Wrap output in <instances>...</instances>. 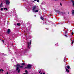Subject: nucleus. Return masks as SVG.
<instances>
[{
	"mask_svg": "<svg viewBox=\"0 0 74 74\" xmlns=\"http://www.w3.org/2000/svg\"><path fill=\"white\" fill-rule=\"evenodd\" d=\"M14 66L16 67V71H18L17 72L18 73H20L21 71V69H19V67L21 68H23V66H21V65L19 64H17V65H14Z\"/></svg>",
	"mask_w": 74,
	"mask_h": 74,
	"instance_id": "obj_1",
	"label": "nucleus"
},
{
	"mask_svg": "<svg viewBox=\"0 0 74 74\" xmlns=\"http://www.w3.org/2000/svg\"><path fill=\"white\" fill-rule=\"evenodd\" d=\"M32 68V65L30 64H28L27 65V67H25V69H31Z\"/></svg>",
	"mask_w": 74,
	"mask_h": 74,
	"instance_id": "obj_2",
	"label": "nucleus"
},
{
	"mask_svg": "<svg viewBox=\"0 0 74 74\" xmlns=\"http://www.w3.org/2000/svg\"><path fill=\"white\" fill-rule=\"evenodd\" d=\"M37 6H34L33 7V12L35 11V10H37Z\"/></svg>",
	"mask_w": 74,
	"mask_h": 74,
	"instance_id": "obj_3",
	"label": "nucleus"
},
{
	"mask_svg": "<svg viewBox=\"0 0 74 74\" xmlns=\"http://www.w3.org/2000/svg\"><path fill=\"white\" fill-rule=\"evenodd\" d=\"M6 4L7 5H9L10 4V1L9 0H5Z\"/></svg>",
	"mask_w": 74,
	"mask_h": 74,
	"instance_id": "obj_4",
	"label": "nucleus"
},
{
	"mask_svg": "<svg viewBox=\"0 0 74 74\" xmlns=\"http://www.w3.org/2000/svg\"><path fill=\"white\" fill-rule=\"evenodd\" d=\"M27 44H28L27 47L29 48V47H30V44H31V41H30L29 44V42H27Z\"/></svg>",
	"mask_w": 74,
	"mask_h": 74,
	"instance_id": "obj_5",
	"label": "nucleus"
},
{
	"mask_svg": "<svg viewBox=\"0 0 74 74\" xmlns=\"http://www.w3.org/2000/svg\"><path fill=\"white\" fill-rule=\"evenodd\" d=\"M55 11H56V12H57L58 14H60V11L58 10H55Z\"/></svg>",
	"mask_w": 74,
	"mask_h": 74,
	"instance_id": "obj_6",
	"label": "nucleus"
},
{
	"mask_svg": "<svg viewBox=\"0 0 74 74\" xmlns=\"http://www.w3.org/2000/svg\"><path fill=\"white\" fill-rule=\"evenodd\" d=\"M65 69L67 73H69V72H70V71H69L68 69H67L66 68Z\"/></svg>",
	"mask_w": 74,
	"mask_h": 74,
	"instance_id": "obj_7",
	"label": "nucleus"
},
{
	"mask_svg": "<svg viewBox=\"0 0 74 74\" xmlns=\"http://www.w3.org/2000/svg\"><path fill=\"white\" fill-rule=\"evenodd\" d=\"M10 32H11V30H10V29H8L7 31V33H10Z\"/></svg>",
	"mask_w": 74,
	"mask_h": 74,
	"instance_id": "obj_8",
	"label": "nucleus"
},
{
	"mask_svg": "<svg viewBox=\"0 0 74 74\" xmlns=\"http://www.w3.org/2000/svg\"><path fill=\"white\" fill-rule=\"evenodd\" d=\"M71 2L72 3H73V6H74V1L73 0H71Z\"/></svg>",
	"mask_w": 74,
	"mask_h": 74,
	"instance_id": "obj_9",
	"label": "nucleus"
},
{
	"mask_svg": "<svg viewBox=\"0 0 74 74\" xmlns=\"http://www.w3.org/2000/svg\"><path fill=\"white\" fill-rule=\"evenodd\" d=\"M17 26H21V24L19 23H18L17 24Z\"/></svg>",
	"mask_w": 74,
	"mask_h": 74,
	"instance_id": "obj_10",
	"label": "nucleus"
},
{
	"mask_svg": "<svg viewBox=\"0 0 74 74\" xmlns=\"http://www.w3.org/2000/svg\"><path fill=\"white\" fill-rule=\"evenodd\" d=\"M72 15H74V10L72 11Z\"/></svg>",
	"mask_w": 74,
	"mask_h": 74,
	"instance_id": "obj_11",
	"label": "nucleus"
},
{
	"mask_svg": "<svg viewBox=\"0 0 74 74\" xmlns=\"http://www.w3.org/2000/svg\"><path fill=\"white\" fill-rule=\"evenodd\" d=\"M3 5V3H1V4H0V7H2V6Z\"/></svg>",
	"mask_w": 74,
	"mask_h": 74,
	"instance_id": "obj_12",
	"label": "nucleus"
},
{
	"mask_svg": "<svg viewBox=\"0 0 74 74\" xmlns=\"http://www.w3.org/2000/svg\"><path fill=\"white\" fill-rule=\"evenodd\" d=\"M21 64L22 65V66H24L25 65V63H21Z\"/></svg>",
	"mask_w": 74,
	"mask_h": 74,
	"instance_id": "obj_13",
	"label": "nucleus"
},
{
	"mask_svg": "<svg viewBox=\"0 0 74 74\" xmlns=\"http://www.w3.org/2000/svg\"><path fill=\"white\" fill-rule=\"evenodd\" d=\"M41 19H42V20H44V17L42 16H41L40 17Z\"/></svg>",
	"mask_w": 74,
	"mask_h": 74,
	"instance_id": "obj_14",
	"label": "nucleus"
},
{
	"mask_svg": "<svg viewBox=\"0 0 74 74\" xmlns=\"http://www.w3.org/2000/svg\"><path fill=\"white\" fill-rule=\"evenodd\" d=\"M2 71V72H4V70L3 69H0V71Z\"/></svg>",
	"mask_w": 74,
	"mask_h": 74,
	"instance_id": "obj_15",
	"label": "nucleus"
},
{
	"mask_svg": "<svg viewBox=\"0 0 74 74\" xmlns=\"http://www.w3.org/2000/svg\"><path fill=\"white\" fill-rule=\"evenodd\" d=\"M38 12V10H36L35 11V12Z\"/></svg>",
	"mask_w": 74,
	"mask_h": 74,
	"instance_id": "obj_16",
	"label": "nucleus"
},
{
	"mask_svg": "<svg viewBox=\"0 0 74 74\" xmlns=\"http://www.w3.org/2000/svg\"><path fill=\"white\" fill-rule=\"evenodd\" d=\"M67 68H68V69H70V67L69 66H67Z\"/></svg>",
	"mask_w": 74,
	"mask_h": 74,
	"instance_id": "obj_17",
	"label": "nucleus"
},
{
	"mask_svg": "<svg viewBox=\"0 0 74 74\" xmlns=\"http://www.w3.org/2000/svg\"><path fill=\"white\" fill-rule=\"evenodd\" d=\"M25 73H28V71H27V70H25Z\"/></svg>",
	"mask_w": 74,
	"mask_h": 74,
	"instance_id": "obj_18",
	"label": "nucleus"
},
{
	"mask_svg": "<svg viewBox=\"0 0 74 74\" xmlns=\"http://www.w3.org/2000/svg\"><path fill=\"white\" fill-rule=\"evenodd\" d=\"M1 11H3V8H1Z\"/></svg>",
	"mask_w": 74,
	"mask_h": 74,
	"instance_id": "obj_19",
	"label": "nucleus"
},
{
	"mask_svg": "<svg viewBox=\"0 0 74 74\" xmlns=\"http://www.w3.org/2000/svg\"><path fill=\"white\" fill-rule=\"evenodd\" d=\"M4 10H7V8H4Z\"/></svg>",
	"mask_w": 74,
	"mask_h": 74,
	"instance_id": "obj_20",
	"label": "nucleus"
},
{
	"mask_svg": "<svg viewBox=\"0 0 74 74\" xmlns=\"http://www.w3.org/2000/svg\"><path fill=\"white\" fill-rule=\"evenodd\" d=\"M71 34H72V35H74V32H72Z\"/></svg>",
	"mask_w": 74,
	"mask_h": 74,
	"instance_id": "obj_21",
	"label": "nucleus"
},
{
	"mask_svg": "<svg viewBox=\"0 0 74 74\" xmlns=\"http://www.w3.org/2000/svg\"><path fill=\"white\" fill-rule=\"evenodd\" d=\"M72 44H74V40H72Z\"/></svg>",
	"mask_w": 74,
	"mask_h": 74,
	"instance_id": "obj_22",
	"label": "nucleus"
},
{
	"mask_svg": "<svg viewBox=\"0 0 74 74\" xmlns=\"http://www.w3.org/2000/svg\"><path fill=\"white\" fill-rule=\"evenodd\" d=\"M2 42H3V43H4V40H3Z\"/></svg>",
	"mask_w": 74,
	"mask_h": 74,
	"instance_id": "obj_23",
	"label": "nucleus"
},
{
	"mask_svg": "<svg viewBox=\"0 0 74 74\" xmlns=\"http://www.w3.org/2000/svg\"><path fill=\"white\" fill-rule=\"evenodd\" d=\"M37 2H39V1H40L39 0H37Z\"/></svg>",
	"mask_w": 74,
	"mask_h": 74,
	"instance_id": "obj_24",
	"label": "nucleus"
},
{
	"mask_svg": "<svg viewBox=\"0 0 74 74\" xmlns=\"http://www.w3.org/2000/svg\"><path fill=\"white\" fill-rule=\"evenodd\" d=\"M65 37H67V35H65Z\"/></svg>",
	"mask_w": 74,
	"mask_h": 74,
	"instance_id": "obj_25",
	"label": "nucleus"
},
{
	"mask_svg": "<svg viewBox=\"0 0 74 74\" xmlns=\"http://www.w3.org/2000/svg\"><path fill=\"white\" fill-rule=\"evenodd\" d=\"M41 71H40L39 72V73H41Z\"/></svg>",
	"mask_w": 74,
	"mask_h": 74,
	"instance_id": "obj_26",
	"label": "nucleus"
},
{
	"mask_svg": "<svg viewBox=\"0 0 74 74\" xmlns=\"http://www.w3.org/2000/svg\"><path fill=\"white\" fill-rule=\"evenodd\" d=\"M60 5H61V6H62V3H60Z\"/></svg>",
	"mask_w": 74,
	"mask_h": 74,
	"instance_id": "obj_27",
	"label": "nucleus"
},
{
	"mask_svg": "<svg viewBox=\"0 0 74 74\" xmlns=\"http://www.w3.org/2000/svg\"><path fill=\"white\" fill-rule=\"evenodd\" d=\"M67 34V31H66L65 32V34Z\"/></svg>",
	"mask_w": 74,
	"mask_h": 74,
	"instance_id": "obj_28",
	"label": "nucleus"
},
{
	"mask_svg": "<svg viewBox=\"0 0 74 74\" xmlns=\"http://www.w3.org/2000/svg\"><path fill=\"white\" fill-rule=\"evenodd\" d=\"M8 74V72H7V74Z\"/></svg>",
	"mask_w": 74,
	"mask_h": 74,
	"instance_id": "obj_29",
	"label": "nucleus"
},
{
	"mask_svg": "<svg viewBox=\"0 0 74 74\" xmlns=\"http://www.w3.org/2000/svg\"><path fill=\"white\" fill-rule=\"evenodd\" d=\"M68 14H69L70 13V12H68Z\"/></svg>",
	"mask_w": 74,
	"mask_h": 74,
	"instance_id": "obj_30",
	"label": "nucleus"
},
{
	"mask_svg": "<svg viewBox=\"0 0 74 74\" xmlns=\"http://www.w3.org/2000/svg\"><path fill=\"white\" fill-rule=\"evenodd\" d=\"M34 1H37V0H34Z\"/></svg>",
	"mask_w": 74,
	"mask_h": 74,
	"instance_id": "obj_31",
	"label": "nucleus"
},
{
	"mask_svg": "<svg viewBox=\"0 0 74 74\" xmlns=\"http://www.w3.org/2000/svg\"><path fill=\"white\" fill-rule=\"evenodd\" d=\"M46 29H47V30H49V29L48 28H46Z\"/></svg>",
	"mask_w": 74,
	"mask_h": 74,
	"instance_id": "obj_32",
	"label": "nucleus"
},
{
	"mask_svg": "<svg viewBox=\"0 0 74 74\" xmlns=\"http://www.w3.org/2000/svg\"><path fill=\"white\" fill-rule=\"evenodd\" d=\"M40 74H42V72Z\"/></svg>",
	"mask_w": 74,
	"mask_h": 74,
	"instance_id": "obj_33",
	"label": "nucleus"
},
{
	"mask_svg": "<svg viewBox=\"0 0 74 74\" xmlns=\"http://www.w3.org/2000/svg\"><path fill=\"white\" fill-rule=\"evenodd\" d=\"M25 74H28V73H26Z\"/></svg>",
	"mask_w": 74,
	"mask_h": 74,
	"instance_id": "obj_34",
	"label": "nucleus"
},
{
	"mask_svg": "<svg viewBox=\"0 0 74 74\" xmlns=\"http://www.w3.org/2000/svg\"><path fill=\"white\" fill-rule=\"evenodd\" d=\"M43 74H45V73H43Z\"/></svg>",
	"mask_w": 74,
	"mask_h": 74,
	"instance_id": "obj_35",
	"label": "nucleus"
},
{
	"mask_svg": "<svg viewBox=\"0 0 74 74\" xmlns=\"http://www.w3.org/2000/svg\"><path fill=\"white\" fill-rule=\"evenodd\" d=\"M55 0V1H57V0Z\"/></svg>",
	"mask_w": 74,
	"mask_h": 74,
	"instance_id": "obj_36",
	"label": "nucleus"
},
{
	"mask_svg": "<svg viewBox=\"0 0 74 74\" xmlns=\"http://www.w3.org/2000/svg\"><path fill=\"white\" fill-rule=\"evenodd\" d=\"M34 16H36V15Z\"/></svg>",
	"mask_w": 74,
	"mask_h": 74,
	"instance_id": "obj_37",
	"label": "nucleus"
},
{
	"mask_svg": "<svg viewBox=\"0 0 74 74\" xmlns=\"http://www.w3.org/2000/svg\"><path fill=\"white\" fill-rule=\"evenodd\" d=\"M24 74H26V73H24Z\"/></svg>",
	"mask_w": 74,
	"mask_h": 74,
	"instance_id": "obj_38",
	"label": "nucleus"
},
{
	"mask_svg": "<svg viewBox=\"0 0 74 74\" xmlns=\"http://www.w3.org/2000/svg\"><path fill=\"white\" fill-rule=\"evenodd\" d=\"M62 13H63V12H62Z\"/></svg>",
	"mask_w": 74,
	"mask_h": 74,
	"instance_id": "obj_39",
	"label": "nucleus"
},
{
	"mask_svg": "<svg viewBox=\"0 0 74 74\" xmlns=\"http://www.w3.org/2000/svg\"><path fill=\"white\" fill-rule=\"evenodd\" d=\"M23 0L24 1V0Z\"/></svg>",
	"mask_w": 74,
	"mask_h": 74,
	"instance_id": "obj_40",
	"label": "nucleus"
}]
</instances>
